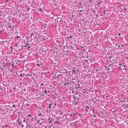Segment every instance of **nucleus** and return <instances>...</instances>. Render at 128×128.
Listing matches in <instances>:
<instances>
[{"instance_id": "f257e3e1", "label": "nucleus", "mask_w": 128, "mask_h": 128, "mask_svg": "<svg viewBox=\"0 0 128 128\" xmlns=\"http://www.w3.org/2000/svg\"><path fill=\"white\" fill-rule=\"evenodd\" d=\"M92 100L93 102H98V99H96V97L94 98H92Z\"/></svg>"}, {"instance_id": "f03ea898", "label": "nucleus", "mask_w": 128, "mask_h": 128, "mask_svg": "<svg viewBox=\"0 0 128 128\" xmlns=\"http://www.w3.org/2000/svg\"><path fill=\"white\" fill-rule=\"evenodd\" d=\"M30 46V44H27L26 46V48H30V46Z\"/></svg>"}, {"instance_id": "7ed1b4c3", "label": "nucleus", "mask_w": 128, "mask_h": 128, "mask_svg": "<svg viewBox=\"0 0 128 128\" xmlns=\"http://www.w3.org/2000/svg\"><path fill=\"white\" fill-rule=\"evenodd\" d=\"M74 98H76L78 100H80V98H78V96H74Z\"/></svg>"}, {"instance_id": "20e7f679", "label": "nucleus", "mask_w": 128, "mask_h": 128, "mask_svg": "<svg viewBox=\"0 0 128 128\" xmlns=\"http://www.w3.org/2000/svg\"><path fill=\"white\" fill-rule=\"evenodd\" d=\"M58 78H60V76L58 75L55 77V80H58Z\"/></svg>"}, {"instance_id": "39448f33", "label": "nucleus", "mask_w": 128, "mask_h": 128, "mask_svg": "<svg viewBox=\"0 0 128 128\" xmlns=\"http://www.w3.org/2000/svg\"><path fill=\"white\" fill-rule=\"evenodd\" d=\"M7 30H10V26H9L7 28Z\"/></svg>"}, {"instance_id": "423d86ee", "label": "nucleus", "mask_w": 128, "mask_h": 128, "mask_svg": "<svg viewBox=\"0 0 128 128\" xmlns=\"http://www.w3.org/2000/svg\"><path fill=\"white\" fill-rule=\"evenodd\" d=\"M14 30V26H10V30Z\"/></svg>"}, {"instance_id": "0eeeda50", "label": "nucleus", "mask_w": 128, "mask_h": 128, "mask_svg": "<svg viewBox=\"0 0 128 128\" xmlns=\"http://www.w3.org/2000/svg\"><path fill=\"white\" fill-rule=\"evenodd\" d=\"M76 113H73L72 114L70 115V117L72 118V116H76Z\"/></svg>"}, {"instance_id": "6e6552de", "label": "nucleus", "mask_w": 128, "mask_h": 128, "mask_svg": "<svg viewBox=\"0 0 128 128\" xmlns=\"http://www.w3.org/2000/svg\"><path fill=\"white\" fill-rule=\"evenodd\" d=\"M76 92H78V90H80V88H78V87H76Z\"/></svg>"}, {"instance_id": "1a4fd4ad", "label": "nucleus", "mask_w": 128, "mask_h": 128, "mask_svg": "<svg viewBox=\"0 0 128 128\" xmlns=\"http://www.w3.org/2000/svg\"><path fill=\"white\" fill-rule=\"evenodd\" d=\"M75 94H76V96H78V94H79L78 92L76 91Z\"/></svg>"}, {"instance_id": "9d476101", "label": "nucleus", "mask_w": 128, "mask_h": 128, "mask_svg": "<svg viewBox=\"0 0 128 128\" xmlns=\"http://www.w3.org/2000/svg\"><path fill=\"white\" fill-rule=\"evenodd\" d=\"M0 88V90H6V87H4L3 88Z\"/></svg>"}, {"instance_id": "9b49d317", "label": "nucleus", "mask_w": 128, "mask_h": 128, "mask_svg": "<svg viewBox=\"0 0 128 128\" xmlns=\"http://www.w3.org/2000/svg\"><path fill=\"white\" fill-rule=\"evenodd\" d=\"M49 108H52V104H49Z\"/></svg>"}, {"instance_id": "f8f14e48", "label": "nucleus", "mask_w": 128, "mask_h": 128, "mask_svg": "<svg viewBox=\"0 0 128 128\" xmlns=\"http://www.w3.org/2000/svg\"><path fill=\"white\" fill-rule=\"evenodd\" d=\"M111 112H116V110H114V109H112Z\"/></svg>"}, {"instance_id": "ddd939ff", "label": "nucleus", "mask_w": 128, "mask_h": 128, "mask_svg": "<svg viewBox=\"0 0 128 128\" xmlns=\"http://www.w3.org/2000/svg\"><path fill=\"white\" fill-rule=\"evenodd\" d=\"M88 108H90V106H86V110H88Z\"/></svg>"}, {"instance_id": "4468645a", "label": "nucleus", "mask_w": 128, "mask_h": 128, "mask_svg": "<svg viewBox=\"0 0 128 128\" xmlns=\"http://www.w3.org/2000/svg\"><path fill=\"white\" fill-rule=\"evenodd\" d=\"M72 38V36H70V37H68V40H70V38Z\"/></svg>"}, {"instance_id": "2eb2a0df", "label": "nucleus", "mask_w": 128, "mask_h": 128, "mask_svg": "<svg viewBox=\"0 0 128 128\" xmlns=\"http://www.w3.org/2000/svg\"><path fill=\"white\" fill-rule=\"evenodd\" d=\"M1 72H4V68H1Z\"/></svg>"}, {"instance_id": "dca6fc26", "label": "nucleus", "mask_w": 128, "mask_h": 128, "mask_svg": "<svg viewBox=\"0 0 128 128\" xmlns=\"http://www.w3.org/2000/svg\"><path fill=\"white\" fill-rule=\"evenodd\" d=\"M48 122H49L50 124H52V120H50V121H48Z\"/></svg>"}, {"instance_id": "f3484780", "label": "nucleus", "mask_w": 128, "mask_h": 128, "mask_svg": "<svg viewBox=\"0 0 128 128\" xmlns=\"http://www.w3.org/2000/svg\"><path fill=\"white\" fill-rule=\"evenodd\" d=\"M34 36V33H32L30 34V36L32 38V36Z\"/></svg>"}, {"instance_id": "a211bd4d", "label": "nucleus", "mask_w": 128, "mask_h": 128, "mask_svg": "<svg viewBox=\"0 0 128 128\" xmlns=\"http://www.w3.org/2000/svg\"><path fill=\"white\" fill-rule=\"evenodd\" d=\"M65 83H66V85H68V84H70V82H65Z\"/></svg>"}, {"instance_id": "6ab92c4d", "label": "nucleus", "mask_w": 128, "mask_h": 128, "mask_svg": "<svg viewBox=\"0 0 128 128\" xmlns=\"http://www.w3.org/2000/svg\"><path fill=\"white\" fill-rule=\"evenodd\" d=\"M28 116H29L30 118L32 117V115L30 114H28Z\"/></svg>"}, {"instance_id": "aec40b11", "label": "nucleus", "mask_w": 128, "mask_h": 128, "mask_svg": "<svg viewBox=\"0 0 128 128\" xmlns=\"http://www.w3.org/2000/svg\"><path fill=\"white\" fill-rule=\"evenodd\" d=\"M76 70H73V72H74V74H76Z\"/></svg>"}, {"instance_id": "412c9836", "label": "nucleus", "mask_w": 128, "mask_h": 128, "mask_svg": "<svg viewBox=\"0 0 128 128\" xmlns=\"http://www.w3.org/2000/svg\"><path fill=\"white\" fill-rule=\"evenodd\" d=\"M96 72H100V70H98V69H96Z\"/></svg>"}, {"instance_id": "4be33fe9", "label": "nucleus", "mask_w": 128, "mask_h": 128, "mask_svg": "<svg viewBox=\"0 0 128 128\" xmlns=\"http://www.w3.org/2000/svg\"><path fill=\"white\" fill-rule=\"evenodd\" d=\"M44 94H48V93L46 92V90H44Z\"/></svg>"}, {"instance_id": "5701e85b", "label": "nucleus", "mask_w": 128, "mask_h": 128, "mask_svg": "<svg viewBox=\"0 0 128 128\" xmlns=\"http://www.w3.org/2000/svg\"><path fill=\"white\" fill-rule=\"evenodd\" d=\"M2 84L4 86H6V84H4V82H3Z\"/></svg>"}, {"instance_id": "b1692460", "label": "nucleus", "mask_w": 128, "mask_h": 128, "mask_svg": "<svg viewBox=\"0 0 128 128\" xmlns=\"http://www.w3.org/2000/svg\"><path fill=\"white\" fill-rule=\"evenodd\" d=\"M42 116V113H40L39 114H38V116Z\"/></svg>"}, {"instance_id": "393cba45", "label": "nucleus", "mask_w": 128, "mask_h": 128, "mask_svg": "<svg viewBox=\"0 0 128 128\" xmlns=\"http://www.w3.org/2000/svg\"><path fill=\"white\" fill-rule=\"evenodd\" d=\"M17 38H20V36H17Z\"/></svg>"}, {"instance_id": "a878e982", "label": "nucleus", "mask_w": 128, "mask_h": 128, "mask_svg": "<svg viewBox=\"0 0 128 128\" xmlns=\"http://www.w3.org/2000/svg\"><path fill=\"white\" fill-rule=\"evenodd\" d=\"M112 56H109L110 60H112Z\"/></svg>"}, {"instance_id": "bb28decb", "label": "nucleus", "mask_w": 128, "mask_h": 128, "mask_svg": "<svg viewBox=\"0 0 128 128\" xmlns=\"http://www.w3.org/2000/svg\"><path fill=\"white\" fill-rule=\"evenodd\" d=\"M78 88H80V84H78Z\"/></svg>"}, {"instance_id": "cd10ccee", "label": "nucleus", "mask_w": 128, "mask_h": 128, "mask_svg": "<svg viewBox=\"0 0 128 128\" xmlns=\"http://www.w3.org/2000/svg\"><path fill=\"white\" fill-rule=\"evenodd\" d=\"M56 124H60V122H56Z\"/></svg>"}, {"instance_id": "c85d7f7f", "label": "nucleus", "mask_w": 128, "mask_h": 128, "mask_svg": "<svg viewBox=\"0 0 128 128\" xmlns=\"http://www.w3.org/2000/svg\"><path fill=\"white\" fill-rule=\"evenodd\" d=\"M18 124L20 125V121L18 122Z\"/></svg>"}, {"instance_id": "c756f323", "label": "nucleus", "mask_w": 128, "mask_h": 128, "mask_svg": "<svg viewBox=\"0 0 128 128\" xmlns=\"http://www.w3.org/2000/svg\"><path fill=\"white\" fill-rule=\"evenodd\" d=\"M102 4V1L100 2H99L98 3V4Z\"/></svg>"}, {"instance_id": "7c9ffc66", "label": "nucleus", "mask_w": 128, "mask_h": 128, "mask_svg": "<svg viewBox=\"0 0 128 128\" xmlns=\"http://www.w3.org/2000/svg\"><path fill=\"white\" fill-rule=\"evenodd\" d=\"M119 68H120V70H122V67H121L120 66H119Z\"/></svg>"}, {"instance_id": "2f4dec72", "label": "nucleus", "mask_w": 128, "mask_h": 128, "mask_svg": "<svg viewBox=\"0 0 128 128\" xmlns=\"http://www.w3.org/2000/svg\"><path fill=\"white\" fill-rule=\"evenodd\" d=\"M52 126H50L48 127V128H52Z\"/></svg>"}, {"instance_id": "473e14b6", "label": "nucleus", "mask_w": 128, "mask_h": 128, "mask_svg": "<svg viewBox=\"0 0 128 128\" xmlns=\"http://www.w3.org/2000/svg\"><path fill=\"white\" fill-rule=\"evenodd\" d=\"M14 108H16V104L13 105Z\"/></svg>"}, {"instance_id": "72a5a7b5", "label": "nucleus", "mask_w": 128, "mask_h": 128, "mask_svg": "<svg viewBox=\"0 0 128 128\" xmlns=\"http://www.w3.org/2000/svg\"><path fill=\"white\" fill-rule=\"evenodd\" d=\"M44 128H48V126H44Z\"/></svg>"}, {"instance_id": "f704fd0d", "label": "nucleus", "mask_w": 128, "mask_h": 128, "mask_svg": "<svg viewBox=\"0 0 128 128\" xmlns=\"http://www.w3.org/2000/svg\"><path fill=\"white\" fill-rule=\"evenodd\" d=\"M122 64H120V63L119 64V66H122Z\"/></svg>"}, {"instance_id": "c9c22d12", "label": "nucleus", "mask_w": 128, "mask_h": 128, "mask_svg": "<svg viewBox=\"0 0 128 128\" xmlns=\"http://www.w3.org/2000/svg\"><path fill=\"white\" fill-rule=\"evenodd\" d=\"M48 120H50V117Z\"/></svg>"}, {"instance_id": "e433bc0d", "label": "nucleus", "mask_w": 128, "mask_h": 128, "mask_svg": "<svg viewBox=\"0 0 128 128\" xmlns=\"http://www.w3.org/2000/svg\"><path fill=\"white\" fill-rule=\"evenodd\" d=\"M72 94H74V91H72Z\"/></svg>"}, {"instance_id": "4c0bfd02", "label": "nucleus", "mask_w": 128, "mask_h": 128, "mask_svg": "<svg viewBox=\"0 0 128 128\" xmlns=\"http://www.w3.org/2000/svg\"><path fill=\"white\" fill-rule=\"evenodd\" d=\"M8 2V0H6V2Z\"/></svg>"}, {"instance_id": "58836bf2", "label": "nucleus", "mask_w": 128, "mask_h": 128, "mask_svg": "<svg viewBox=\"0 0 128 128\" xmlns=\"http://www.w3.org/2000/svg\"><path fill=\"white\" fill-rule=\"evenodd\" d=\"M86 62H88V60H86Z\"/></svg>"}, {"instance_id": "ea45409f", "label": "nucleus", "mask_w": 128, "mask_h": 128, "mask_svg": "<svg viewBox=\"0 0 128 128\" xmlns=\"http://www.w3.org/2000/svg\"><path fill=\"white\" fill-rule=\"evenodd\" d=\"M54 78H56V76H53Z\"/></svg>"}, {"instance_id": "a19ab883", "label": "nucleus", "mask_w": 128, "mask_h": 128, "mask_svg": "<svg viewBox=\"0 0 128 128\" xmlns=\"http://www.w3.org/2000/svg\"><path fill=\"white\" fill-rule=\"evenodd\" d=\"M37 66H40V64H37Z\"/></svg>"}, {"instance_id": "79ce46f5", "label": "nucleus", "mask_w": 128, "mask_h": 128, "mask_svg": "<svg viewBox=\"0 0 128 128\" xmlns=\"http://www.w3.org/2000/svg\"><path fill=\"white\" fill-rule=\"evenodd\" d=\"M76 126V124H75L74 125V126Z\"/></svg>"}, {"instance_id": "37998d69", "label": "nucleus", "mask_w": 128, "mask_h": 128, "mask_svg": "<svg viewBox=\"0 0 128 128\" xmlns=\"http://www.w3.org/2000/svg\"><path fill=\"white\" fill-rule=\"evenodd\" d=\"M20 76H22V74H20Z\"/></svg>"}, {"instance_id": "c03bdc74", "label": "nucleus", "mask_w": 128, "mask_h": 128, "mask_svg": "<svg viewBox=\"0 0 128 128\" xmlns=\"http://www.w3.org/2000/svg\"><path fill=\"white\" fill-rule=\"evenodd\" d=\"M90 2H92V0H89Z\"/></svg>"}, {"instance_id": "a18cd8bd", "label": "nucleus", "mask_w": 128, "mask_h": 128, "mask_svg": "<svg viewBox=\"0 0 128 128\" xmlns=\"http://www.w3.org/2000/svg\"><path fill=\"white\" fill-rule=\"evenodd\" d=\"M24 122H26V120H24Z\"/></svg>"}, {"instance_id": "49530a36", "label": "nucleus", "mask_w": 128, "mask_h": 128, "mask_svg": "<svg viewBox=\"0 0 128 128\" xmlns=\"http://www.w3.org/2000/svg\"><path fill=\"white\" fill-rule=\"evenodd\" d=\"M41 86H44V84L42 83V84H41Z\"/></svg>"}, {"instance_id": "de8ad7c7", "label": "nucleus", "mask_w": 128, "mask_h": 128, "mask_svg": "<svg viewBox=\"0 0 128 128\" xmlns=\"http://www.w3.org/2000/svg\"><path fill=\"white\" fill-rule=\"evenodd\" d=\"M92 112H94V109H92Z\"/></svg>"}, {"instance_id": "09e8293b", "label": "nucleus", "mask_w": 128, "mask_h": 128, "mask_svg": "<svg viewBox=\"0 0 128 128\" xmlns=\"http://www.w3.org/2000/svg\"><path fill=\"white\" fill-rule=\"evenodd\" d=\"M37 122H40V120H38Z\"/></svg>"}, {"instance_id": "8fccbe9b", "label": "nucleus", "mask_w": 128, "mask_h": 128, "mask_svg": "<svg viewBox=\"0 0 128 128\" xmlns=\"http://www.w3.org/2000/svg\"><path fill=\"white\" fill-rule=\"evenodd\" d=\"M64 86H67V85H66V83L64 84Z\"/></svg>"}, {"instance_id": "3c124183", "label": "nucleus", "mask_w": 128, "mask_h": 128, "mask_svg": "<svg viewBox=\"0 0 128 128\" xmlns=\"http://www.w3.org/2000/svg\"><path fill=\"white\" fill-rule=\"evenodd\" d=\"M42 96H44V93H43V94H42Z\"/></svg>"}, {"instance_id": "603ef678", "label": "nucleus", "mask_w": 128, "mask_h": 128, "mask_svg": "<svg viewBox=\"0 0 128 128\" xmlns=\"http://www.w3.org/2000/svg\"><path fill=\"white\" fill-rule=\"evenodd\" d=\"M106 38H108V36H107Z\"/></svg>"}, {"instance_id": "864d4df0", "label": "nucleus", "mask_w": 128, "mask_h": 128, "mask_svg": "<svg viewBox=\"0 0 128 128\" xmlns=\"http://www.w3.org/2000/svg\"><path fill=\"white\" fill-rule=\"evenodd\" d=\"M44 122H46V120L44 121Z\"/></svg>"}, {"instance_id": "5fc2aeb1", "label": "nucleus", "mask_w": 128, "mask_h": 128, "mask_svg": "<svg viewBox=\"0 0 128 128\" xmlns=\"http://www.w3.org/2000/svg\"><path fill=\"white\" fill-rule=\"evenodd\" d=\"M90 62H92V61H90Z\"/></svg>"}, {"instance_id": "6e6d98bb", "label": "nucleus", "mask_w": 128, "mask_h": 128, "mask_svg": "<svg viewBox=\"0 0 128 128\" xmlns=\"http://www.w3.org/2000/svg\"><path fill=\"white\" fill-rule=\"evenodd\" d=\"M124 10H126V8H124Z\"/></svg>"}, {"instance_id": "4d7b16f0", "label": "nucleus", "mask_w": 128, "mask_h": 128, "mask_svg": "<svg viewBox=\"0 0 128 128\" xmlns=\"http://www.w3.org/2000/svg\"><path fill=\"white\" fill-rule=\"evenodd\" d=\"M118 35V36H120V34H119Z\"/></svg>"}, {"instance_id": "13d9d810", "label": "nucleus", "mask_w": 128, "mask_h": 128, "mask_svg": "<svg viewBox=\"0 0 128 128\" xmlns=\"http://www.w3.org/2000/svg\"><path fill=\"white\" fill-rule=\"evenodd\" d=\"M3 66H6V65H3Z\"/></svg>"}, {"instance_id": "bf43d9fd", "label": "nucleus", "mask_w": 128, "mask_h": 128, "mask_svg": "<svg viewBox=\"0 0 128 128\" xmlns=\"http://www.w3.org/2000/svg\"><path fill=\"white\" fill-rule=\"evenodd\" d=\"M2 68L1 66H0V68Z\"/></svg>"}, {"instance_id": "052dcab7", "label": "nucleus", "mask_w": 128, "mask_h": 128, "mask_svg": "<svg viewBox=\"0 0 128 128\" xmlns=\"http://www.w3.org/2000/svg\"><path fill=\"white\" fill-rule=\"evenodd\" d=\"M80 116V114H79Z\"/></svg>"}, {"instance_id": "680f3d73", "label": "nucleus", "mask_w": 128, "mask_h": 128, "mask_svg": "<svg viewBox=\"0 0 128 128\" xmlns=\"http://www.w3.org/2000/svg\"><path fill=\"white\" fill-rule=\"evenodd\" d=\"M76 104H78V102H76Z\"/></svg>"}, {"instance_id": "e2e57ef3", "label": "nucleus", "mask_w": 128, "mask_h": 128, "mask_svg": "<svg viewBox=\"0 0 128 128\" xmlns=\"http://www.w3.org/2000/svg\"><path fill=\"white\" fill-rule=\"evenodd\" d=\"M10 48H12V47H10Z\"/></svg>"}, {"instance_id": "0e129e2a", "label": "nucleus", "mask_w": 128, "mask_h": 128, "mask_svg": "<svg viewBox=\"0 0 128 128\" xmlns=\"http://www.w3.org/2000/svg\"><path fill=\"white\" fill-rule=\"evenodd\" d=\"M101 16H102V14H101Z\"/></svg>"}, {"instance_id": "69168bd1", "label": "nucleus", "mask_w": 128, "mask_h": 128, "mask_svg": "<svg viewBox=\"0 0 128 128\" xmlns=\"http://www.w3.org/2000/svg\"><path fill=\"white\" fill-rule=\"evenodd\" d=\"M78 70H77V72H78Z\"/></svg>"}, {"instance_id": "338daca9", "label": "nucleus", "mask_w": 128, "mask_h": 128, "mask_svg": "<svg viewBox=\"0 0 128 128\" xmlns=\"http://www.w3.org/2000/svg\"><path fill=\"white\" fill-rule=\"evenodd\" d=\"M22 126L24 127V125H22Z\"/></svg>"}, {"instance_id": "774afa93", "label": "nucleus", "mask_w": 128, "mask_h": 128, "mask_svg": "<svg viewBox=\"0 0 128 128\" xmlns=\"http://www.w3.org/2000/svg\"><path fill=\"white\" fill-rule=\"evenodd\" d=\"M118 48H120V46H118Z\"/></svg>"}]
</instances>
